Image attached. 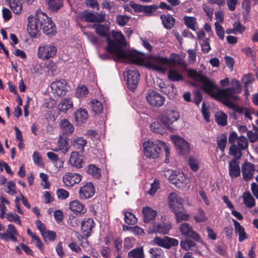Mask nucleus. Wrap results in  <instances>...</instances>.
Segmentation results:
<instances>
[{"instance_id":"7c9ffc66","label":"nucleus","mask_w":258,"mask_h":258,"mask_svg":"<svg viewBox=\"0 0 258 258\" xmlns=\"http://www.w3.org/2000/svg\"><path fill=\"white\" fill-rule=\"evenodd\" d=\"M70 209L74 213L84 214L86 212L85 206L78 200H74L70 202Z\"/></svg>"},{"instance_id":"680f3d73","label":"nucleus","mask_w":258,"mask_h":258,"mask_svg":"<svg viewBox=\"0 0 258 258\" xmlns=\"http://www.w3.org/2000/svg\"><path fill=\"white\" fill-rule=\"evenodd\" d=\"M195 245V243L191 240L182 241L180 242L181 247L186 250H189L190 247Z\"/></svg>"},{"instance_id":"13d9d810","label":"nucleus","mask_w":258,"mask_h":258,"mask_svg":"<svg viewBox=\"0 0 258 258\" xmlns=\"http://www.w3.org/2000/svg\"><path fill=\"white\" fill-rule=\"evenodd\" d=\"M135 243V240L132 237H127L125 238L124 241V248L129 249L132 248Z\"/></svg>"},{"instance_id":"72a5a7b5","label":"nucleus","mask_w":258,"mask_h":258,"mask_svg":"<svg viewBox=\"0 0 258 258\" xmlns=\"http://www.w3.org/2000/svg\"><path fill=\"white\" fill-rule=\"evenodd\" d=\"M233 221L234 224L235 232L239 235V241L241 242L247 239L248 237L245 232L244 228L242 227L240 223L236 220H233Z\"/></svg>"},{"instance_id":"338daca9","label":"nucleus","mask_w":258,"mask_h":258,"mask_svg":"<svg viewBox=\"0 0 258 258\" xmlns=\"http://www.w3.org/2000/svg\"><path fill=\"white\" fill-rule=\"evenodd\" d=\"M202 9L206 13L207 16L209 18L212 19L213 14V9L206 4L202 5Z\"/></svg>"},{"instance_id":"a878e982","label":"nucleus","mask_w":258,"mask_h":258,"mask_svg":"<svg viewBox=\"0 0 258 258\" xmlns=\"http://www.w3.org/2000/svg\"><path fill=\"white\" fill-rule=\"evenodd\" d=\"M142 214L144 222L148 223L155 218L157 213L152 208L147 206L143 208Z\"/></svg>"},{"instance_id":"69168bd1","label":"nucleus","mask_w":258,"mask_h":258,"mask_svg":"<svg viewBox=\"0 0 258 258\" xmlns=\"http://www.w3.org/2000/svg\"><path fill=\"white\" fill-rule=\"evenodd\" d=\"M46 67L48 71H50L53 75H54L57 70L56 64L52 60L49 61L46 63Z\"/></svg>"},{"instance_id":"5701e85b","label":"nucleus","mask_w":258,"mask_h":258,"mask_svg":"<svg viewBox=\"0 0 258 258\" xmlns=\"http://www.w3.org/2000/svg\"><path fill=\"white\" fill-rule=\"evenodd\" d=\"M92 27L94 29L95 32L102 37H106V39L109 37V23L101 24L97 23L94 24Z\"/></svg>"},{"instance_id":"09e8293b","label":"nucleus","mask_w":258,"mask_h":258,"mask_svg":"<svg viewBox=\"0 0 258 258\" xmlns=\"http://www.w3.org/2000/svg\"><path fill=\"white\" fill-rule=\"evenodd\" d=\"M124 215V221L126 224L133 225L137 222V219L136 218L135 216L131 212H125Z\"/></svg>"},{"instance_id":"2f4dec72","label":"nucleus","mask_w":258,"mask_h":258,"mask_svg":"<svg viewBox=\"0 0 258 258\" xmlns=\"http://www.w3.org/2000/svg\"><path fill=\"white\" fill-rule=\"evenodd\" d=\"M13 13L20 14L22 11V4L20 0H6Z\"/></svg>"},{"instance_id":"6e6552de","label":"nucleus","mask_w":258,"mask_h":258,"mask_svg":"<svg viewBox=\"0 0 258 258\" xmlns=\"http://www.w3.org/2000/svg\"><path fill=\"white\" fill-rule=\"evenodd\" d=\"M248 141L245 137L241 136L238 137L236 143L231 145L229 154L234 156L236 159H239L242 156V151L247 148Z\"/></svg>"},{"instance_id":"39448f33","label":"nucleus","mask_w":258,"mask_h":258,"mask_svg":"<svg viewBox=\"0 0 258 258\" xmlns=\"http://www.w3.org/2000/svg\"><path fill=\"white\" fill-rule=\"evenodd\" d=\"M170 63V60L166 57L154 56L148 60L146 65L147 67L153 70L164 73Z\"/></svg>"},{"instance_id":"9d476101","label":"nucleus","mask_w":258,"mask_h":258,"mask_svg":"<svg viewBox=\"0 0 258 258\" xmlns=\"http://www.w3.org/2000/svg\"><path fill=\"white\" fill-rule=\"evenodd\" d=\"M171 183L179 188H188L187 180L183 173L172 171L168 177Z\"/></svg>"},{"instance_id":"c03bdc74","label":"nucleus","mask_w":258,"mask_h":258,"mask_svg":"<svg viewBox=\"0 0 258 258\" xmlns=\"http://www.w3.org/2000/svg\"><path fill=\"white\" fill-rule=\"evenodd\" d=\"M87 173L94 178L98 179L101 176L100 169L93 164L88 166Z\"/></svg>"},{"instance_id":"f257e3e1","label":"nucleus","mask_w":258,"mask_h":258,"mask_svg":"<svg viewBox=\"0 0 258 258\" xmlns=\"http://www.w3.org/2000/svg\"><path fill=\"white\" fill-rule=\"evenodd\" d=\"M187 75L196 81L202 83L203 90L211 97L221 100L224 105L236 112L243 113L246 108L237 106L233 103L234 101L238 99V96L235 95L236 92L235 89L233 87L219 89L213 81L208 79L201 72H198L194 70H189Z\"/></svg>"},{"instance_id":"20e7f679","label":"nucleus","mask_w":258,"mask_h":258,"mask_svg":"<svg viewBox=\"0 0 258 258\" xmlns=\"http://www.w3.org/2000/svg\"><path fill=\"white\" fill-rule=\"evenodd\" d=\"M145 155L150 158H157L161 152L162 148L165 152V162H169V149L165 144L161 141H157L156 143L148 141L143 144Z\"/></svg>"},{"instance_id":"a211bd4d","label":"nucleus","mask_w":258,"mask_h":258,"mask_svg":"<svg viewBox=\"0 0 258 258\" xmlns=\"http://www.w3.org/2000/svg\"><path fill=\"white\" fill-rule=\"evenodd\" d=\"M95 189L92 182H87L80 187L79 191V197L82 200L91 198L95 194Z\"/></svg>"},{"instance_id":"f3484780","label":"nucleus","mask_w":258,"mask_h":258,"mask_svg":"<svg viewBox=\"0 0 258 258\" xmlns=\"http://www.w3.org/2000/svg\"><path fill=\"white\" fill-rule=\"evenodd\" d=\"M168 205L172 211H176L183 206V200L176 192H172L168 196Z\"/></svg>"},{"instance_id":"cd10ccee","label":"nucleus","mask_w":258,"mask_h":258,"mask_svg":"<svg viewBox=\"0 0 258 258\" xmlns=\"http://www.w3.org/2000/svg\"><path fill=\"white\" fill-rule=\"evenodd\" d=\"M69 163L72 166L78 168H81L83 166L82 159L79 156L78 152L76 151H74L71 153Z\"/></svg>"},{"instance_id":"393cba45","label":"nucleus","mask_w":258,"mask_h":258,"mask_svg":"<svg viewBox=\"0 0 258 258\" xmlns=\"http://www.w3.org/2000/svg\"><path fill=\"white\" fill-rule=\"evenodd\" d=\"M73 116L76 124L81 125L85 123L88 118V111L84 108H80L75 111Z\"/></svg>"},{"instance_id":"5fc2aeb1","label":"nucleus","mask_w":258,"mask_h":258,"mask_svg":"<svg viewBox=\"0 0 258 258\" xmlns=\"http://www.w3.org/2000/svg\"><path fill=\"white\" fill-rule=\"evenodd\" d=\"M150 129L153 132L162 134L163 133V127L158 121H155L150 125Z\"/></svg>"},{"instance_id":"79ce46f5","label":"nucleus","mask_w":258,"mask_h":258,"mask_svg":"<svg viewBox=\"0 0 258 258\" xmlns=\"http://www.w3.org/2000/svg\"><path fill=\"white\" fill-rule=\"evenodd\" d=\"M183 206L181 209H177L176 211H172L175 215L176 221L180 222L182 220L187 221L189 216L188 214L183 212Z\"/></svg>"},{"instance_id":"ea45409f","label":"nucleus","mask_w":258,"mask_h":258,"mask_svg":"<svg viewBox=\"0 0 258 258\" xmlns=\"http://www.w3.org/2000/svg\"><path fill=\"white\" fill-rule=\"evenodd\" d=\"M49 9L56 11L62 7V0H46Z\"/></svg>"},{"instance_id":"b1692460","label":"nucleus","mask_w":258,"mask_h":258,"mask_svg":"<svg viewBox=\"0 0 258 258\" xmlns=\"http://www.w3.org/2000/svg\"><path fill=\"white\" fill-rule=\"evenodd\" d=\"M82 180V176L76 173H68L62 177V181L67 186H72L79 183Z\"/></svg>"},{"instance_id":"6ab92c4d","label":"nucleus","mask_w":258,"mask_h":258,"mask_svg":"<svg viewBox=\"0 0 258 258\" xmlns=\"http://www.w3.org/2000/svg\"><path fill=\"white\" fill-rule=\"evenodd\" d=\"M171 139L180 154H184L189 151L188 143L185 140L176 135L172 136Z\"/></svg>"},{"instance_id":"c85d7f7f","label":"nucleus","mask_w":258,"mask_h":258,"mask_svg":"<svg viewBox=\"0 0 258 258\" xmlns=\"http://www.w3.org/2000/svg\"><path fill=\"white\" fill-rule=\"evenodd\" d=\"M71 143L76 149L83 152L87 144V141L83 137H74L71 140Z\"/></svg>"},{"instance_id":"a18cd8bd","label":"nucleus","mask_w":258,"mask_h":258,"mask_svg":"<svg viewBox=\"0 0 258 258\" xmlns=\"http://www.w3.org/2000/svg\"><path fill=\"white\" fill-rule=\"evenodd\" d=\"M91 106L92 111L95 114L101 113L103 111V105L102 103L97 100L94 99L91 102Z\"/></svg>"},{"instance_id":"2eb2a0df","label":"nucleus","mask_w":258,"mask_h":258,"mask_svg":"<svg viewBox=\"0 0 258 258\" xmlns=\"http://www.w3.org/2000/svg\"><path fill=\"white\" fill-rule=\"evenodd\" d=\"M18 233L16 227L13 224H9L8 228L4 232H0V239L6 241H12L16 242L17 241Z\"/></svg>"},{"instance_id":"4be33fe9","label":"nucleus","mask_w":258,"mask_h":258,"mask_svg":"<svg viewBox=\"0 0 258 258\" xmlns=\"http://www.w3.org/2000/svg\"><path fill=\"white\" fill-rule=\"evenodd\" d=\"M130 5L136 11L144 12L148 16H151L159 8L157 5L142 6L137 4L134 2H131Z\"/></svg>"},{"instance_id":"e433bc0d","label":"nucleus","mask_w":258,"mask_h":258,"mask_svg":"<svg viewBox=\"0 0 258 258\" xmlns=\"http://www.w3.org/2000/svg\"><path fill=\"white\" fill-rule=\"evenodd\" d=\"M127 256L128 258H144L143 247L140 246L133 249L128 252Z\"/></svg>"},{"instance_id":"4d7b16f0","label":"nucleus","mask_w":258,"mask_h":258,"mask_svg":"<svg viewBox=\"0 0 258 258\" xmlns=\"http://www.w3.org/2000/svg\"><path fill=\"white\" fill-rule=\"evenodd\" d=\"M216 34L221 40L224 38V31L223 27L220 25L218 22L215 23Z\"/></svg>"},{"instance_id":"37998d69","label":"nucleus","mask_w":258,"mask_h":258,"mask_svg":"<svg viewBox=\"0 0 258 258\" xmlns=\"http://www.w3.org/2000/svg\"><path fill=\"white\" fill-rule=\"evenodd\" d=\"M183 21L185 25L191 30L195 31L197 29L196 19L194 17L184 16Z\"/></svg>"},{"instance_id":"de8ad7c7","label":"nucleus","mask_w":258,"mask_h":258,"mask_svg":"<svg viewBox=\"0 0 258 258\" xmlns=\"http://www.w3.org/2000/svg\"><path fill=\"white\" fill-rule=\"evenodd\" d=\"M88 93L87 87L83 85H79L76 89L75 95L78 98L85 97Z\"/></svg>"},{"instance_id":"bb28decb","label":"nucleus","mask_w":258,"mask_h":258,"mask_svg":"<svg viewBox=\"0 0 258 258\" xmlns=\"http://www.w3.org/2000/svg\"><path fill=\"white\" fill-rule=\"evenodd\" d=\"M229 174L231 178L237 177L240 174L239 162L236 159L231 161L229 163Z\"/></svg>"},{"instance_id":"412c9836","label":"nucleus","mask_w":258,"mask_h":258,"mask_svg":"<svg viewBox=\"0 0 258 258\" xmlns=\"http://www.w3.org/2000/svg\"><path fill=\"white\" fill-rule=\"evenodd\" d=\"M255 170L254 165L250 162L245 161L241 167V172L243 179L245 181L251 179L253 176Z\"/></svg>"},{"instance_id":"473e14b6","label":"nucleus","mask_w":258,"mask_h":258,"mask_svg":"<svg viewBox=\"0 0 258 258\" xmlns=\"http://www.w3.org/2000/svg\"><path fill=\"white\" fill-rule=\"evenodd\" d=\"M160 18L164 27L167 29H171L174 25L175 20L171 15H161Z\"/></svg>"},{"instance_id":"864d4df0","label":"nucleus","mask_w":258,"mask_h":258,"mask_svg":"<svg viewBox=\"0 0 258 258\" xmlns=\"http://www.w3.org/2000/svg\"><path fill=\"white\" fill-rule=\"evenodd\" d=\"M130 18L125 15H119L116 17V23L117 24L120 26H123L126 25L128 22Z\"/></svg>"},{"instance_id":"58836bf2","label":"nucleus","mask_w":258,"mask_h":258,"mask_svg":"<svg viewBox=\"0 0 258 258\" xmlns=\"http://www.w3.org/2000/svg\"><path fill=\"white\" fill-rule=\"evenodd\" d=\"M58 150L64 154H66L69 149L70 146L68 140L66 138L60 137L58 140Z\"/></svg>"},{"instance_id":"f8f14e48","label":"nucleus","mask_w":258,"mask_h":258,"mask_svg":"<svg viewBox=\"0 0 258 258\" xmlns=\"http://www.w3.org/2000/svg\"><path fill=\"white\" fill-rule=\"evenodd\" d=\"M124 77L126 78L128 87L132 90L135 89L140 80V74L135 68L128 69L124 74Z\"/></svg>"},{"instance_id":"a19ab883","label":"nucleus","mask_w":258,"mask_h":258,"mask_svg":"<svg viewBox=\"0 0 258 258\" xmlns=\"http://www.w3.org/2000/svg\"><path fill=\"white\" fill-rule=\"evenodd\" d=\"M168 78L173 82L179 81L183 79L181 74L179 73L178 71L174 69H171L169 71Z\"/></svg>"},{"instance_id":"f704fd0d","label":"nucleus","mask_w":258,"mask_h":258,"mask_svg":"<svg viewBox=\"0 0 258 258\" xmlns=\"http://www.w3.org/2000/svg\"><path fill=\"white\" fill-rule=\"evenodd\" d=\"M58 106L61 111L66 112L73 107V100L71 98H66L62 99Z\"/></svg>"},{"instance_id":"bf43d9fd","label":"nucleus","mask_w":258,"mask_h":258,"mask_svg":"<svg viewBox=\"0 0 258 258\" xmlns=\"http://www.w3.org/2000/svg\"><path fill=\"white\" fill-rule=\"evenodd\" d=\"M254 80L253 76L251 74H247L244 76L243 82L244 84V87L247 88L249 85H250Z\"/></svg>"},{"instance_id":"dca6fc26","label":"nucleus","mask_w":258,"mask_h":258,"mask_svg":"<svg viewBox=\"0 0 258 258\" xmlns=\"http://www.w3.org/2000/svg\"><path fill=\"white\" fill-rule=\"evenodd\" d=\"M179 229L182 235L184 236L191 238L197 241H200L201 239L200 235L192 229L189 223L186 222L181 223L179 227Z\"/></svg>"},{"instance_id":"774afa93","label":"nucleus","mask_w":258,"mask_h":258,"mask_svg":"<svg viewBox=\"0 0 258 258\" xmlns=\"http://www.w3.org/2000/svg\"><path fill=\"white\" fill-rule=\"evenodd\" d=\"M159 182L158 181H155L154 183L151 184V188L150 190L148 191V194L151 196H153L155 195L157 190L159 188Z\"/></svg>"},{"instance_id":"e2e57ef3","label":"nucleus","mask_w":258,"mask_h":258,"mask_svg":"<svg viewBox=\"0 0 258 258\" xmlns=\"http://www.w3.org/2000/svg\"><path fill=\"white\" fill-rule=\"evenodd\" d=\"M42 235L44 238H47L52 241L54 240L56 238V233L54 231L50 230H46L42 233Z\"/></svg>"},{"instance_id":"f03ea898","label":"nucleus","mask_w":258,"mask_h":258,"mask_svg":"<svg viewBox=\"0 0 258 258\" xmlns=\"http://www.w3.org/2000/svg\"><path fill=\"white\" fill-rule=\"evenodd\" d=\"M113 39L109 37L106 39L108 51L115 56L117 59H124L130 63L138 64L142 61L141 58L133 52L126 51L123 48L126 45L124 36L121 32L112 31Z\"/></svg>"},{"instance_id":"7ed1b4c3","label":"nucleus","mask_w":258,"mask_h":258,"mask_svg":"<svg viewBox=\"0 0 258 258\" xmlns=\"http://www.w3.org/2000/svg\"><path fill=\"white\" fill-rule=\"evenodd\" d=\"M28 21L27 30L31 37H37L40 29H42L44 34L50 36L56 33L55 25L51 19L39 10H37L34 15L29 16Z\"/></svg>"},{"instance_id":"4468645a","label":"nucleus","mask_w":258,"mask_h":258,"mask_svg":"<svg viewBox=\"0 0 258 258\" xmlns=\"http://www.w3.org/2000/svg\"><path fill=\"white\" fill-rule=\"evenodd\" d=\"M153 241L156 245L166 249H169L178 244V241L177 239L168 236H164L163 238L155 237Z\"/></svg>"},{"instance_id":"4c0bfd02","label":"nucleus","mask_w":258,"mask_h":258,"mask_svg":"<svg viewBox=\"0 0 258 258\" xmlns=\"http://www.w3.org/2000/svg\"><path fill=\"white\" fill-rule=\"evenodd\" d=\"M242 199L243 203L247 207L252 208L255 205V199L249 191L243 193Z\"/></svg>"},{"instance_id":"3c124183","label":"nucleus","mask_w":258,"mask_h":258,"mask_svg":"<svg viewBox=\"0 0 258 258\" xmlns=\"http://www.w3.org/2000/svg\"><path fill=\"white\" fill-rule=\"evenodd\" d=\"M6 218L8 221L10 222H14L19 225H21V221L20 220V218L17 214H13L12 213H9L7 215Z\"/></svg>"},{"instance_id":"052dcab7","label":"nucleus","mask_w":258,"mask_h":258,"mask_svg":"<svg viewBox=\"0 0 258 258\" xmlns=\"http://www.w3.org/2000/svg\"><path fill=\"white\" fill-rule=\"evenodd\" d=\"M194 218L197 222H203L206 220L204 211L202 210H199L197 214L195 216Z\"/></svg>"},{"instance_id":"0eeeda50","label":"nucleus","mask_w":258,"mask_h":258,"mask_svg":"<svg viewBox=\"0 0 258 258\" xmlns=\"http://www.w3.org/2000/svg\"><path fill=\"white\" fill-rule=\"evenodd\" d=\"M179 112L172 109L166 108L161 115L160 119L165 126L169 131H173L174 128L171 125L179 118Z\"/></svg>"},{"instance_id":"c756f323","label":"nucleus","mask_w":258,"mask_h":258,"mask_svg":"<svg viewBox=\"0 0 258 258\" xmlns=\"http://www.w3.org/2000/svg\"><path fill=\"white\" fill-rule=\"evenodd\" d=\"M59 126L63 134L71 135L74 131L73 124L67 119H61L59 122Z\"/></svg>"},{"instance_id":"9b49d317","label":"nucleus","mask_w":258,"mask_h":258,"mask_svg":"<svg viewBox=\"0 0 258 258\" xmlns=\"http://www.w3.org/2000/svg\"><path fill=\"white\" fill-rule=\"evenodd\" d=\"M81 21L86 22H103L105 19V15L100 13H92L85 11L79 15Z\"/></svg>"},{"instance_id":"6e6d98bb","label":"nucleus","mask_w":258,"mask_h":258,"mask_svg":"<svg viewBox=\"0 0 258 258\" xmlns=\"http://www.w3.org/2000/svg\"><path fill=\"white\" fill-rule=\"evenodd\" d=\"M255 131L256 132L254 133L251 131L247 132V136L251 143H254L258 140V128L255 127Z\"/></svg>"},{"instance_id":"1a4fd4ad","label":"nucleus","mask_w":258,"mask_h":258,"mask_svg":"<svg viewBox=\"0 0 258 258\" xmlns=\"http://www.w3.org/2000/svg\"><path fill=\"white\" fill-rule=\"evenodd\" d=\"M51 92L55 97H63L69 90V86L64 79L56 80L50 85Z\"/></svg>"},{"instance_id":"603ef678","label":"nucleus","mask_w":258,"mask_h":258,"mask_svg":"<svg viewBox=\"0 0 258 258\" xmlns=\"http://www.w3.org/2000/svg\"><path fill=\"white\" fill-rule=\"evenodd\" d=\"M217 144L219 148L222 151L225 150L226 144L227 143V138L224 135L218 137L217 139Z\"/></svg>"},{"instance_id":"aec40b11","label":"nucleus","mask_w":258,"mask_h":258,"mask_svg":"<svg viewBox=\"0 0 258 258\" xmlns=\"http://www.w3.org/2000/svg\"><path fill=\"white\" fill-rule=\"evenodd\" d=\"M81 231L83 236H80L83 238V237L87 238L91 235L93 228L95 226V223L93 219L89 218H85L81 222Z\"/></svg>"},{"instance_id":"49530a36","label":"nucleus","mask_w":258,"mask_h":258,"mask_svg":"<svg viewBox=\"0 0 258 258\" xmlns=\"http://www.w3.org/2000/svg\"><path fill=\"white\" fill-rule=\"evenodd\" d=\"M227 115L222 112H217L215 115L216 121L220 125H226L227 124Z\"/></svg>"},{"instance_id":"c9c22d12","label":"nucleus","mask_w":258,"mask_h":258,"mask_svg":"<svg viewBox=\"0 0 258 258\" xmlns=\"http://www.w3.org/2000/svg\"><path fill=\"white\" fill-rule=\"evenodd\" d=\"M171 227V225L169 223H164L163 224L154 223L153 224V230L154 232L164 234H167Z\"/></svg>"},{"instance_id":"ddd939ff","label":"nucleus","mask_w":258,"mask_h":258,"mask_svg":"<svg viewBox=\"0 0 258 258\" xmlns=\"http://www.w3.org/2000/svg\"><path fill=\"white\" fill-rule=\"evenodd\" d=\"M146 99L148 103L153 107H160L162 106L165 100L164 96L161 95L159 93L150 90L147 93Z\"/></svg>"},{"instance_id":"8fccbe9b","label":"nucleus","mask_w":258,"mask_h":258,"mask_svg":"<svg viewBox=\"0 0 258 258\" xmlns=\"http://www.w3.org/2000/svg\"><path fill=\"white\" fill-rule=\"evenodd\" d=\"M5 191L11 195H15L16 194V187L15 182L12 181H8L7 183Z\"/></svg>"},{"instance_id":"423d86ee","label":"nucleus","mask_w":258,"mask_h":258,"mask_svg":"<svg viewBox=\"0 0 258 258\" xmlns=\"http://www.w3.org/2000/svg\"><path fill=\"white\" fill-rule=\"evenodd\" d=\"M57 52V48L52 43H43L41 44L37 51L38 57L43 60L54 57Z\"/></svg>"},{"instance_id":"0e129e2a","label":"nucleus","mask_w":258,"mask_h":258,"mask_svg":"<svg viewBox=\"0 0 258 258\" xmlns=\"http://www.w3.org/2000/svg\"><path fill=\"white\" fill-rule=\"evenodd\" d=\"M56 194L58 199L61 200H64L68 198L69 196V192L63 189H57Z\"/></svg>"}]
</instances>
